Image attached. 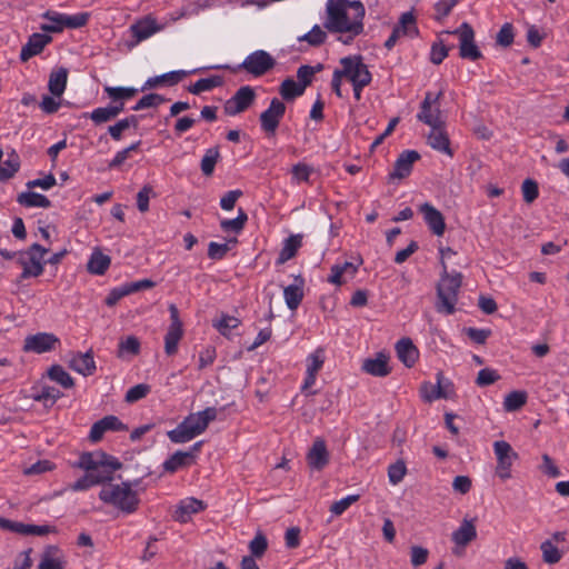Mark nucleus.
<instances>
[{
    "label": "nucleus",
    "mask_w": 569,
    "mask_h": 569,
    "mask_svg": "<svg viewBox=\"0 0 569 569\" xmlns=\"http://www.w3.org/2000/svg\"><path fill=\"white\" fill-rule=\"evenodd\" d=\"M206 505L202 500L196 498H187L182 500L177 507L173 518L174 520L186 523L190 520L191 516L204 510Z\"/></svg>",
    "instance_id": "nucleus-25"
},
{
    "label": "nucleus",
    "mask_w": 569,
    "mask_h": 569,
    "mask_svg": "<svg viewBox=\"0 0 569 569\" xmlns=\"http://www.w3.org/2000/svg\"><path fill=\"white\" fill-rule=\"evenodd\" d=\"M68 73V69L64 67H59L51 71L48 82V89L51 94L56 97L63 94L67 87Z\"/></svg>",
    "instance_id": "nucleus-31"
},
{
    "label": "nucleus",
    "mask_w": 569,
    "mask_h": 569,
    "mask_svg": "<svg viewBox=\"0 0 569 569\" xmlns=\"http://www.w3.org/2000/svg\"><path fill=\"white\" fill-rule=\"evenodd\" d=\"M222 84V78L220 76H211L209 78H202L191 84L188 90L192 94H200L204 91H210L213 88Z\"/></svg>",
    "instance_id": "nucleus-42"
},
{
    "label": "nucleus",
    "mask_w": 569,
    "mask_h": 569,
    "mask_svg": "<svg viewBox=\"0 0 569 569\" xmlns=\"http://www.w3.org/2000/svg\"><path fill=\"white\" fill-rule=\"evenodd\" d=\"M58 552L57 546H48L42 553L38 569H64L63 560L57 557Z\"/></svg>",
    "instance_id": "nucleus-38"
},
{
    "label": "nucleus",
    "mask_w": 569,
    "mask_h": 569,
    "mask_svg": "<svg viewBox=\"0 0 569 569\" xmlns=\"http://www.w3.org/2000/svg\"><path fill=\"white\" fill-rule=\"evenodd\" d=\"M359 264H353L352 262H343V263H337L331 267V273L328 278V282L341 286L343 284L347 279L346 278H353L358 271Z\"/></svg>",
    "instance_id": "nucleus-27"
},
{
    "label": "nucleus",
    "mask_w": 569,
    "mask_h": 569,
    "mask_svg": "<svg viewBox=\"0 0 569 569\" xmlns=\"http://www.w3.org/2000/svg\"><path fill=\"white\" fill-rule=\"evenodd\" d=\"M57 16H64L63 13H59L56 11H46L42 17L49 21H51L50 24H42L41 30L44 32H52L58 33L61 32L64 29V23L59 22L61 19H59Z\"/></svg>",
    "instance_id": "nucleus-49"
},
{
    "label": "nucleus",
    "mask_w": 569,
    "mask_h": 569,
    "mask_svg": "<svg viewBox=\"0 0 569 569\" xmlns=\"http://www.w3.org/2000/svg\"><path fill=\"white\" fill-rule=\"evenodd\" d=\"M59 342V338L56 335L39 332L26 337L23 351L39 355L44 353L54 350Z\"/></svg>",
    "instance_id": "nucleus-16"
},
{
    "label": "nucleus",
    "mask_w": 569,
    "mask_h": 569,
    "mask_svg": "<svg viewBox=\"0 0 569 569\" xmlns=\"http://www.w3.org/2000/svg\"><path fill=\"white\" fill-rule=\"evenodd\" d=\"M303 86L295 81L292 78L284 79L279 88V93L286 101L295 100L305 93Z\"/></svg>",
    "instance_id": "nucleus-40"
},
{
    "label": "nucleus",
    "mask_w": 569,
    "mask_h": 569,
    "mask_svg": "<svg viewBox=\"0 0 569 569\" xmlns=\"http://www.w3.org/2000/svg\"><path fill=\"white\" fill-rule=\"evenodd\" d=\"M420 159V154L415 150L402 151L395 162L390 179H403L412 171L413 163Z\"/></svg>",
    "instance_id": "nucleus-20"
},
{
    "label": "nucleus",
    "mask_w": 569,
    "mask_h": 569,
    "mask_svg": "<svg viewBox=\"0 0 569 569\" xmlns=\"http://www.w3.org/2000/svg\"><path fill=\"white\" fill-rule=\"evenodd\" d=\"M153 194L151 186L146 184L137 194V207L140 212H147L149 210V200Z\"/></svg>",
    "instance_id": "nucleus-62"
},
{
    "label": "nucleus",
    "mask_w": 569,
    "mask_h": 569,
    "mask_svg": "<svg viewBox=\"0 0 569 569\" xmlns=\"http://www.w3.org/2000/svg\"><path fill=\"white\" fill-rule=\"evenodd\" d=\"M513 27L511 23H505L497 33L496 41L501 47H509L513 42Z\"/></svg>",
    "instance_id": "nucleus-60"
},
{
    "label": "nucleus",
    "mask_w": 569,
    "mask_h": 569,
    "mask_svg": "<svg viewBox=\"0 0 569 569\" xmlns=\"http://www.w3.org/2000/svg\"><path fill=\"white\" fill-rule=\"evenodd\" d=\"M522 197L527 203L533 202L539 196L538 183L532 179H526L521 186Z\"/></svg>",
    "instance_id": "nucleus-58"
},
{
    "label": "nucleus",
    "mask_w": 569,
    "mask_h": 569,
    "mask_svg": "<svg viewBox=\"0 0 569 569\" xmlns=\"http://www.w3.org/2000/svg\"><path fill=\"white\" fill-rule=\"evenodd\" d=\"M104 92L112 100V102L129 100L133 98L138 90L136 88L127 87H104Z\"/></svg>",
    "instance_id": "nucleus-45"
},
{
    "label": "nucleus",
    "mask_w": 569,
    "mask_h": 569,
    "mask_svg": "<svg viewBox=\"0 0 569 569\" xmlns=\"http://www.w3.org/2000/svg\"><path fill=\"white\" fill-rule=\"evenodd\" d=\"M442 273L437 286V310L446 315H452L456 310L458 301V292L462 283V274L460 272L449 273L447 264L441 262Z\"/></svg>",
    "instance_id": "nucleus-6"
},
{
    "label": "nucleus",
    "mask_w": 569,
    "mask_h": 569,
    "mask_svg": "<svg viewBox=\"0 0 569 569\" xmlns=\"http://www.w3.org/2000/svg\"><path fill=\"white\" fill-rule=\"evenodd\" d=\"M256 91L250 86L240 87L236 93L223 104V111L227 116H237L244 112L256 100Z\"/></svg>",
    "instance_id": "nucleus-12"
},
{
    "label": "nucleus",
    "mask_w": 569,
    "mask_h": 569,
    "mask_svg": "<svg viewBox=\"0 0 569 569\" xmlns=\"http://www.w3.org/2000/svg\"><path fill=\"white\" fill-rule=\"evenodd\" d=\"M359 499V496L358 495H350V496H347L338 501H335L331 507H330V511L335 515V516H340L342 515L353 502L358 501Z\"/></svg>",
    "instance_id": "nucleus-61"
},
{
    "label": "nucleus",
    "mask_w": 569,
    "mask_h": 569,
    "mask_svg": "<svg viewBox=\"0 0 569 569\" xmlns=\"http://www.w3.org/2000/svg\"><path fill=\"white\" fill-rule=\"evenodd\" d=\"M68 363L72 370L84 377L92 376L96 371V362L91 350L84 353H72Z\"/></svg>",
    "instance_id": "nucleus-24"
},
{
    "label": "nucleus",
    "mask_w": 569,
    "mask_h": 569,
    "mask_svg": "<svg viewBox=\"0 0 569 569\" xmlns=\"http://www.w3.org/2000/svg\"><path fill=\"white\" fill-rule=\"evenodd\" d=\"M248 220L247 213L239 209L238 217L234 219H224L220 222V227L223 231L240 232Z\"/></svg>",
    "instance_id": "nucleus-48"
},
{
    "label": "nucleus",
    "mask_w": 569,
    "mask_h": 569,
    "mask_svg": "<svg viewBox=\"0 0 569 569\" xmlns=\"http://www.w3.org/2000/svg\"><path fill=\"white\" fill-rule=\"evenodd\" d=\"M189 73L190 72L184 71V70H178V71H170V72L163 73L161 76L149 78L146 81L142 90L148 89V88H154L162 83H166L168 86H174L178 82H180L184 77H187Z\"/></svg>",
    "instance_id": "nucleus-32"
},
{
    "label": "nucleus",
    "mask_w": 569,
    "mask_h": 569,
    "mask_svg": "<svg viewBox=\"0 0 569 569\" xmlns=\"http://www.w3.org/2000/svg\"><path fill=\"white\" fill-rule=\"evenodd\" d=\"M452 33L459 38V56L462 59L476 61L482 58V53L475 41V31L468 22H463Z\"/></svg>",
    "instance_id": "nucleus-9"
},
{
    "label": "nucleus",
    "mask_w": 569,
    "mask_h": 569,
    "mask_svg": "<svg viewBox=\"0 0 569 569\" xmlns=\"http://www.w3.org/2000/svg\"><path fill=\"white\" fill-rule=\"evenodd\" d=\"M419 211L422 214L423 220L428 226L429 230L438 237L443 236L446 231V222L443 214L429 202L420 204Z\"/></svg>",
    "instance_id": "nucleus-18"
},
{
    "label": "nucleus",
    "mask_w": 569,
    "mask_h": 569,
    "mask_svg": "<svg viewBox=\"0 0 569 569\" xmlns=\"http://www.w3.org/2000/svg\"><path fill=\"white\" fill-rule=\"evenodd\" d=\"M111 263L109 256L102 253L99 249H94L87 263V269L92 274H104Z\"/></svg>",
    "instance_id": "nucleus-36"
},
{
    "label": "nucleus",
    "mask_w": 569,
    "mask_h": 569,
    "mask_svg": "<svg viewBox=\"0 0 569 569\" xmlns=\"http://www.w3.org/2000/svg\"><path fill=\"white\" fill-rule=\"evenodd\" d=\"M276 64V60L264 50H257L250 53L239 66L254 77H261L271 70Z\"/></svg>",
    "instance_id": "nucleus-13"
},
{
    "label": "nucleus",
    "mask_w": 569,
    "mask_h": 569,
    "mask_svg": "<svg viewBox=\"0 0 569 569\" xmlns=\"http://www.w3.org/2000/svg\"><path fill=\"white\" fill-rule=\"evenodd\" d=\"M229 250V242L218 243L212 241L208 246V257L212 260H221L227 256Z\"/></svg>",
    "instance_id": "nucleus-63"
},
{
    "label": "nucleus",
    "mask_w": 569,
    "mask_h": 569,
    "mask_svg": "<svg viewBox=\"0 0 569 569\" xmlns=\"http://www.w3.org/2000/svg\"><path fill=\"white\" fill-rule=\"evenodd\" d=\"M114 118H117L116 111L112 110V108H110L109 106L97 108L90 113V119L96 124H101V123L108 122Z\"/></svg>",
    "instance_id": "nucleus-56"
},
{
    "label": "nucleus",
    "mask_w": 569,
    "mask_h": 569,
    "mask_svg": "<svg viewBox=\"0 0 569 569\" xmlns=\"http://www.w3.org/2000/svg\"><path fill=\"white\" fill-rule=\"evenodd\" d=\"M170 326L164 336V352L172 357L178 352V345L183 337V325L179 317V310L176 305H169Z\"/></svg>",
    "instance_id": "nucleus-10"
},
{
    "label": "nucleus",
    "mask_w": 569,
    "mask_h": 569,
    "mask_svg": "<svg viewBox=\"0 0 569 569\" xmlns=\"http://www.w3.org/2000/svg\"><path fill=\"white\" fill-rule=\"evenodd\" d=\"M365 7L360 1L328 0L323 27L332 33L363 32Z\"/></svg>",
    "instance_id": "nucleus-2"
},
{
    "label": "nucleus",
    "mask_w": 569,
    "mask_h": 569,
    "mask_svg": "<svg viewBox=\"0 0 569 569\" xmlns=\"http://www.w3.org/2000/svg\"><path fill=\"white\" fill-rule=\"evenodd\" d=\"M213 326L222 336H228L230 330L240 326V320L233 316L223 315Z\"/></svg>",
    "instance_id": "nucleus-53"
},
{
    "label": "nucleus",
    "mask_w": 569,
    "mask_h": 569,
    "mask_svg": "<svg viewBox=\"0 0 569 569\" xmlns=\"http://www.w3.org/2000/svg\"><path fill=\"white\" fill-rule=\"evenodd\" d=\"M217 418V409L208 407L202 411L190 413L176 429L167 432L173 443H184L206 431L209 423Z\"/></svg>",
    "instance_id": "nucleus-4"
},
{
    "label": "nucleus",
    "mask_w": 569,
    "mask_h": 569,
    "mask_svg": "<svg viewBox=\"0 0 569 569\" xmlns=\"http://www.w3.org/2000/svg\"><path fill=\"white\" fill-rule=\"evenodd\" d=\"M167 99L158 93H149L143 96L132 108L134 111L143 110L147 108H156L164 103Z\"/></svg>",
    "instance_id": "nucleus-50"
},
{
    "label": "nucleus",
    "mask_w": 569,
    "mask_h": 569,
    "mask_svg": "<svg viewBox=\"0 0 569 569\" xmlns=\"http://www.w3.org/2000/svg\"><path fill=\"white\" fill-rule=\"evenodd\" d=\"M361 369L373 377H386L391 372L389 356L385 352H378L375 358L365 359Z\"/></svg>",
    "instance_id": "nucleus-22"
},
{
    "label": "nucleus",
    "mask_w": 569,
    "mask_h": 569,
    "mask_svg": "<svg viewBox=\"0 0 569 569\" xmlns=\"http://www.w3.org/2000/svg\"><path fill=\"white\" fill-rule=\"evenodd\" d=\"M268 548V541L264 535L258 532L256 537L250 541L249 549L251 552V557L260 558L264 555Z\"/></svg>",
    "instance_id": "nucleus-55"
},
{
    "label": "nucleus",
    "mask_w": 569,
    "mask_h": 569,
    "mask_svg": "<svg viewBox=\"0 0 569 569\" xmlns=\"http://www.w3.org/2000/svg\"><path fill=\"white\" fill-rule=\"evenodd\" d=\"M99 499L126 515L136 512L140 505L138 493L129 481L104 485L99 492Z\"/></svg>",
    "instance_id": "nucleus-5"
},
{
    "label": "nucleus",
    "mask_w": 569,
    "mask_h": 569,
    "mask_svg": "<svg viewBox=\"0 0 569 569\" xmlns=\"http://www.w3.org/2000/svg\"><path fill=\"white\" fill-rule=\"evenodd\" d=\"M150 392V386L146 383H139L131 387L124 397V400L129 403H133L144 398Z\"/></svg>",
    "instance_id": "nucleus-57"
},
{
    "label": "nucleus",
    "mask_w": 569,
    "mask_h": 569,
    "mask_svg": "<svg viewBox=\"0 0 569 569\" xmlns=\"http://www.w3.org/2000/svg\"><path fill=\"white\" fill-rule=\"evenodd\" d=\"M73 466L84 470L86 473L71 485V489L83 491L93 486L110 482L113 473L121 469L122 463L118 458L102 450H94L82 452Z\"/></svg>",
    "instance_id": "nucleus-1"
},
{
    "label": "nucleus",
    "mask_w": 569,
    "mask_h": 569,
    "mask_svg": "<svg viewBox=\"0 0 569 569\" xmlns=\"http://www.w3.org/2000/svg\"><path fill=\"white\" fill-rule=\"evenodd\" d=\"M298 39L299 41H307L310 46L318 47L325 43L327 33L318 24H316L308 33L299 37Z\"/></svg>",
    "instance_id": "nucleus-52"
},
{
    "label": "nucleus",
    "mask_w": 569,
    "mask_h": 569,
    "mask_svg": "<svg viewBox=\"0 0 569 569\" xmlns=\"http://www.w3.org/2000/svg\"><path fill=\"white\" fill-rule=\"evenodd\" d=\"M128 427L116 416H106L94 422L91 427L89 438L92 442H98L102 439L107 431H127Z\"/></svg>",
    "instance_id": "nucleus-17"
},
{
    "label": "nucleus",
    "mask_w": 569,
    "mask_h": 569,
    "mask_svg": "<svg viewBox=\"0 0 569 569\" xmlns=\"http://www.w3.org/2000/svg\"><path fill=\"white\" fill-rule=\"evenodd\" d=\"M191 463L192 451L178 450L163 462V469L170 473H173L180 468L190 466Z\"/></svg>",
    "instance_id": "nucleus-35"
},
{
    "label": "nucleus",
    "mask_w": 569,
    "mask_h": 569,
    "mask_svg": "<svg viewBox=\"0 0 569 569\" xmlns=\"http://www.w3.org/2000/svg\"><path fill=\"white\" fill-rule=\"evenodd\" d=\"M284 113L286 104L278 98H273L269 107L259 117L261 130L267 136L273 137Z\"/></svg>",
    "instance_id": "nucleus-11"
},
{
    "label": "nucleus",
    "mask_w": 569,
    "mask_h": 569,
    "mask_svg": "<svg viewBox=\"0 0 569 569\" xmlns=\"http://www.w3.org/2000/svg\"><path fill=\"white\" fill-rule=\"evenodd\" d=\"M119 351L136 356L140 352V341L134 336H129L119 343Z\"/></svg>",
    "instance_id": "nucleus-64"
},
{
    "label": "nucleus",
    "mask_w": 569,
    "mask_h": 569,
    "mask_svg": "<svg viewBox=\"0 0 569 569\" xmlns=\"http://www.w3.org/2000/svg\"><path fill=\"white\" fill-rule=\"evenodd\" d=\"M47 375L50 380L59 383L64 389H70L74 386L73 378L60 365L51 366L48 369Z\"/></svg>",
    "instance_id": "nucleus-41"
},
{
    "label": "nucleus",
    "mask_w": 569,
    "mask_h": 569,
    "mask_svg": "<svg viewBox=\"0 0 569 569\" xmlns=\"http://www.w3.org/2000/svg\"><path fill=\"white\" fill-rule=\"evenodd\" d=\"M499 379H500V376L498 375V372L496 370L485 368L478 372L476 383L479 387H487V386L495 383Z\"/></svg>",
    "instance_id": "nucleus-59"
},
{
    "label": "nucleus",
    "mask_w": 569,
    "mask_h": 569,
    "mask_svg": "<svg viewBox=\"0 0 569 569\" xmlns=\"http://www.w3.org/2000/svg\"><path fill=\"white\" fill-rule=\"evenodd\" d=\"M542 559L546 563L555 565L562 558V552L552 543L551 540H546L541 543Z\"/></svg>",
    "instance_id": "nucleus-47"
},
{
    "label": "nucleus",
    "mask_w": 569,
    "mask_h": 569,
    "mask_svg": "<svg viewBox=\"0 0 569 569\" xmlns=\"http://www.w3.org/2000/svg\"><path fill=\"white\" fill-rule=\"evenodd\" d=\"M406 473L407 467L403 460H398L388 468V478L392 485L401 482Z\"/></svg>",
    "instance_id": "nucleus-54"
},
{
    "label": "nucleus",
    "mask_w": 569,
    "mask_h": 569,
    "mask_svg": "<svg viewBox=\"0 0 569 569\" xmlns=\"http://www.w3.org/2000/svg\"><path fill=\"white\" fill-rule=\"evenodd\" d=\"M398 359L408 368L415 366L419 358V350L410 338H402L396 343Z\"/></svg>",
    "instance_id": "nucleus-26"
},
{
    "label": "nucleus",
    "mask_w": 569,
    "mask_h": 569,
    "mask_svg": "<svg viewBox=\"0 0 569 569\" xmlns=\"http://www.w3.org/2000/svg\"><path fill=\"white\" fill-rule=\"evenodd\" d=\"M219 158L220 152L218 147H212L206 150L200 163L201 171L206 177L212 176Z\"/></svg>",
    "instance_id": "nucleus-43"
},
{
    "label": "nucleus",
    "mask_w": 569,
    "mask_h": 569,
    "mask_svg": "<svg viewBox=\"0 0 569 569\" xmlns=\"http://www.w3.org/2000/svg\"><path fill=\"white\" fill-rule=\"evenodd\" d=\"M17 201L19 204L24 206L27 208H50L51 201L49 198L41 193L28 191L22 192L18 196Z\"/></svg>",
    "instance_id": "nucleus-37"
},
{
    "label": "nucleus",
    "mask_w": 569,
    "mask_h": 569,
    "mask_svg": "<svg viewBox=\"0 0 569 569\" xmlns=\"http://www.w3.org/2000/svg\"><path fill=\"white\" fill-rule=\"evenodd\" d=\"M341 68L336 69L332 74L331 88L337 97L342 98L341 82L346 78L351 84H370L372 74L367 64L363 63V58L360 54L343 57L339 61Z\"/></svg>",
    "instance_id": "nucleus-3"
},
{
    "label": "nucleus",
    "mask_w": 569,
    "mask_h": 569,
    "mask_svg": "<svg viewBox=\"0 0 569 569\" xmlns=\"http://www.w3.org/2000/svg\"><path fill=\"white\" fill-rule=\"evenodd\" d=\"M162 28L157 24L156 19L150 16L144 17L143 19L138 20L136 23L131 24L130 32L134 38V42L131 46H134L154 33L159 32Z\"/></svg>",
    "instance_id": "nucleus-21"
},
{
    "label": "nucleus",
    "mask_w": 569,
    "mask_h": 569,
    "mask_svg": "<svg viewBox=\"0 0 569 569\" xmlns=\"http://www.w3.org/2000/svg\"><path fill=\"white\" fill-rule=\"evenodd\" d=\"M428 143L432 149L439 152H443L450 157L453 156L445 127L432 128L428 136Z\"/></svg>",
    "instance_id": "nucleus-28"
},
{
    "label": "nucleus",
    "mask_w": 569,
    "mask_h": 569,
    "mask_svg": "<svg viewBox=\"0 0 569 569\" xmlns=\"http://www.w3.org/2000/svg\"><path fill=\"white\" fill-rule=\"evenodd\" d=\"M52 41V38L46 33H32L27 43L21 48L20 60L27 62L34 56L40 54L44 47Z\"/></svg>",
    "instance_id": "nucleus-19"
},
{
    "label": "nucleus",
    "mask_w": 569,
    "mask_h": 569,
    "mask_svg": "<svg viewBox=\"0 0 569 569\" xmlns=\"http://www.w3.org/2000/svg\"><path fill=\"white\" fill-rule=\"evenodd\" d=\"M33 393L31 399L37 402H41L44 408L49 409L53 407L58 399L61 398L62 393L54 387L42 386L40 388L33 387Z\"/></svg>",
    "instance_id": "nucleus-30"
},
{
    "label": "nucleus",
    "mask_w": 569,
    "mask_h": 569,
    "mask_svg": "<svg viewBox=\"0 0 569 569\" xmlns=\"http://www.w3.org/2000/svg\"><path fill=\"white\" fill-rule=\"evenodd\" d=\"M477 537V530L472 521L465 519L460 527L452 532V540L457 546L466 547Z\"/></svg>",
    "instance_id": "nucleus-34"
},
{
    "label": "nucleus",
    "mask_w": 569,
    "mask_h": 569,
    "mask_svg": "<svg viewBox=\"0 0 569 569\" xmlns=\"http://www.w3.org/2000/svg\"><path fill=\"white\" fill-rule=\"evenodd\" d=\"M20 164L21 162L19 154L14 150H11V152L8 153L7 160L3 162V164H0V182L13 178L20 169Z\"/></svg>",
    "instance_id": "nucleus-39"
},
{
    "label": "nucleus",
    "mask_w": 569,
    "mask_h": 569,
    "mask_svg": "<svg viewBox=\"0 0 569 569\" xmlns=\"http://www.w3.org/2000/svg\"><path fill=\"white\" fill-rule=\"evenodd\" d=\"M527 402V393L525 391H511L505 397L503 408L506 411L512 412L522 408Z\"/></svg>",
    "instance_id": "nucleus-44"
},
{
    "label": "nucleus",
    "mask_w": 569,
    "mask_h": 569,
    "mask_svg": "<svg viewBox=\"0 0 569 569\" xmlns=\"http://www.w3.org/2000/svg\"><path fill=\"white\" fill-rule=\"evenodd\" d=\"M493 451L497 458L496 475L501 480L511 478V467L518 459V453L512 449L510 443L505 440L495 441Z\"/></svg>",
    "instance_id": "nucleus-8"
},
{
    "label": "nucleus",
    "mask_w": 569,
    "mask_h": 569,
    "mask_svg": "<svg viewBox=\"0 0 569 569\" xmlns=\"http://www.w3.org/2000/svg\"><path fill=\"white\" fill-rule=\"evenodd\" d=\"M56 532H57V529L53 526H49V525L38 526V525H28V523H23V522L19 523V531H18V533L23 535V536H31V535L32 536H46L48 533H56Z\"/></svg>",
    "instance_id": "nucleus-46"
},
{
    "label": "nucleus",
    "mask_w": 569,
    "mask_h": 569,
    "mask_svg": "<svg viewBox=\"0 0 569 569\" xmlns=\"http://www.w3.org/2000/svg\"><path fill=\"white\" fill-rule=\"evenodd\" d=\"M302 244V236L301 234H291L283 241V246L280 250V253L277 259V264H283L288 260L292 259L299 248Z\"/></svg>",
    "instance_id": "nucleus-33"
},
{
    "label": "nucleus",
    "mask_w": 569,
    "mask_h": 569,
    "mask_svg": "<svg viewBox=\"0 0 569 569\" xmlns=\"http://www.w3.org/2000/svg\"><path fill=\"white\" fill-rule=\"evenodd\" d=\"M307 461L311 469L322 470L329 462V452L326 442L318 438L307 453Z\"/></svg>",
    "instance_id": "nucleus-23"
},
{
    "label": "nucleus",
    "mask_w": 569,
    "mask_h": 569,
    "mask_svg": "<svg viewBox=\"0 0 569 569\" xmlns=\"http://www.w3.org/2000/svg\"><path fill=\"white\" fill-rule=\"evenodd\" d=\"M295 280V284H290L283 289L284 301L290 310H296L303 299L305 280L301 276L296 277Z\"/></svg>",
    "instance_id": "nucleus-29"
},
{
    "label": "nucleus",
    "mask_w": 569,
    "mask_h": 569,
    "mask_svg": "<svg viewBox=\"0 0 569 569\" xmlns=\"http://www.w3.org/2000/svg\"><path fill=\"white\" fill-rule=\"evenodd\" d=\"M47 252L48 249L39 243H33L28 248V250L19 252V263L22 266V272L19 280L41 276L44 270L43 258Z\"/></svg>",
    "instance_id": "nucleus-7"
},
{
    "label": "nucleus",
    "mask_w": 569,
    "mask_h": 569,
    "mask_svg": "<svg viewBox=\"0 0 569 569\" xmlns=\"http://www.w3.org/2000/svg\"><path fill=\"white\" fill-rule=\"evenodd\" d=\"M421 397L431 402L437 399H450L453 397V385L445 379L442 372L437 373V383L423 382L420 387Z\"/></svg>",
    "instance_id": "nucleus-14"
},
{
    "label": "nucleus",
    "mask_w": 569,
    "mask_h": 569,
    "mask_svg": "<svg viewBox=\"0 0 569 569\" xmlns=\"http://www.w3.org/2000/svg\"><path fill=\"white\" fill-rule=\"evenodd\" d=\"M59 19H61L60 22L64 23V28L70 29H77L86 26L88 23V20L90 18V13L88 12H81L73 16H57Z\"/></svg>",
    "instance_id": "nucleus-51"
},
{
    "label": "nucleus",
    "mask_w": 569,
    "mask_h": 569,
    "mask_svg": "<svg viewBox=\"0 0 569 569\" xmlns=\"http://www.w3.org/2000/svg\"><path fill=\"white\" fill-rule=\"evenodd\" d=\"M417 34L418 28L415 16L412 12H405L400 16L399 22L393 27L391 34L386 40L385 47L391 50L401 37H415Z\"/></svg>",
    "instance_id": "nucleus-15"
}]
</instances>
